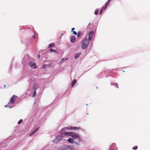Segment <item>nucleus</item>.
I'll return each mask as SVG.
<instances>
[{
    "mask_svg": "<svg viewBox=\"0 0 150 150\" xmlns=\"http://www.w3.org/2000/svg\"><path fill=\"white\" fill-rule=\"evenodd\" d=\"M89 44V42L87 38L84 39L82 41L81 43V46L83 49H85L88 46Z\"/></svg>",
    "mask_w": 150,
    "mask_h": 150,
    "instance_id": "1",
    "label": "nucleus"
},
{
    "mask_svg": "<svg viewBox=\"0 0 150 150\" xmlns=\"http://www.w3.org/2000/svg\"><path fill=\"white\" fill-rule=\"evenodd\" d=\"M17 98V96L14 95H13V96L11 98L9 102H8V104H13L14 103Z\"/></svg>",
    "mask_w": 150,
    "mask_h": 150,
    "instance_id": "2",
    "label": "nucleus"
},
{
    "mask_svg": "<svg viewBox=\"0 0 150 150\" xmlns=\"http://www.w3.org/2000/svg\"><path fill=\"white\" fill-rule=\"evenodd\" d=\"M74 139H77L79 141H81V138L80 136L74 132H72V134L71 136Z\"/></svg>",
    "mask_w": 150,
    "mask_h": 150,
    "instance_id": "3",
    "label": "nucleus"
},
{
    "mask_svg": "<svg viewBox=\"0 0 150 150\" xmlns=\"http://www.w3.org/2000/svg\"><path fill=\"white\" fill-rule=\"evenodd\" d=\"M29 65L32 69H35L37 68L36 63L32 61L30 62Z\"/></svg>",
    "mask_w": 150,
    "mask_h": 150,
    "instance_id": "4",
    "label": "nucleus"
},
{
    "mask_svg": "<svg viewBox=\"0 0 150 150\" xmlns=\"http://www.w3.org/2000/svg\"><path fill=\"white\" fill-rule=\"evenodd\" d=\"M110 149L109 150H117V148L115 144L113 143L110 146Z\"/></svg>",
    "mask_w": 150,
    "mask_h": 150,
    "instance_id": "5",
    "label": "nucleus"
},
{
    "mask_svg": "<svg viewBox=\"0 0 150 150\" xmlns=\"http://www.w3.org/2000/svg\"><path fill=\"white\" fill-rule=\"evenodd\" d=\"M67 129L71 130V129H80L79 127H75L69 126L67 127Z\"/></svg>",
    "mask_w": 150,
    "mask_h": 150,
    "instance_id": "6",
    "label": "nucleus"
},
{
    "mask_svg": "<svg viewBox=\"0 0 150 150\" xmlns=\"http://www.w3.org/2000/svg\"><path fill=\"white\" fill-rule=\"evenodd\" d=\"M93 34V32L92 31L88 33V40L90 41L92 40Z\"/></svg>",
    "mask_w": 150,
    "mask_h": 150,
    "instance_id": "7",
    "label": "nucleus"
},
{
    "mask_svg": "<svg viewBox=\"0 0 150 150\" xmlns=\"http://www.w3.org/2000/svg\"><path fill=\"white\" fill-rule=\"evenodd\" d=\"M68 141L71 144H73L74 142V140L72 138H69L68 140Z\"/></svg>",
    "mask_w": 150,
    "mask_h": 150,
    "instance_id": "8",
    "label": "nucleus"
},
{
    "mask_svg": "<svg viewBox=\"0 0 150 150\" xmlns=\"http://www.w3.org/2000/svg\"><path fill=\"white\" fill-rule=\"evenodd\" d=\"M39 129V128H37L36 129H35L34 131H33L31 134H30V136L31 135H33V134H34V133H35Z\"/></svg>",
    "mask_w": 150,
    "mask_h": 150,
    "instance_id": "9",
    "label": "nucleus"
},
{
    "mask_svg": "<svg viewBox=\"0 0 150 150\" xmlns=\"http://www.w3.org/2000/svg\"><path fill=\"white\" fill-rule=\"evenodd\" d=\"M55 46V44L54 43H51L48 46V48H50L53 47H54Z\"/></svg>",
    "mask_w": 150,
    "mask_h": 150,
    "instance_id": "10",
    "label": "nucleus"
},
{
    "mask_svg": "<svg viewBox=\"0 0 150 150\" xmlns=\"http://www.w3.org/2000/svg\"><path fill=\"white\" fill-rule=\"evenodd\" d=\"M77 80L76 79H74V80L72 82V83L71 84V87H73L74 84L76 83V82Z\"/></svg>",
    "mask_w": 150,
    "mask_h": 150,
    "instance_id": "11",
    "label": "nucleus"
},
{
    "mask_svg": "<svg viewBox=\"0 0 150 150\" xmlns=\"http://www.w3.org/2000/svg\"><path fill=\"white\" fill-rule=\"evenodd\" d=\"M109 5V4H107V3L106 2L105 4V6L102 8V10H103V11L105 10L107 6Z\"/></svg>",
    "mask_w": 150,
    "mask_h": 150,
    "instance_id": "12",
    "label": "nucleus"
},
{
    "mask_svg": "<svg viewBox=\"0 0 150 150\" xmlns=\"http://www.w3.org/2000/svg\"><path fill=\"white\" fill-rule=\"evenodd\" d=\"M76 38L75 37H72L71 38V40L72 42H74L75 41Z\"/></svg>",
    "mask_w": 150,
    "mask_h": 150,
    "instance_id": "13",
    "label": "nucleus"
},
{
    "mask_svg": "<svg viewBox=\"0 0 150 150\" xmlns=\"http://www.w3.org/2000/svg\"><path fill=\"white\" fill-rule=\"evenodd\" d=\"M80 53H76L75 54L74 58L75 59H76L80 55Z\"/></svg>",
    "mask_w": 150,
    "mask_h": 150,
    "instance_id": "14",
    "label": "nucleus"
},
{
    "mask_svg": "<svg viewBox=\"0 0 150 150\" xmlns=\"http://www.w3.org/2000/svg\"><path fill=\"white\" fill-rule=\"evenodd\" d=\"M65 135H68L70 136H71V135L72 134V132H65L64 133Z\"/></svg>",
    "mask_w": 150,
    "mask_h": 150,
    "instance_id": "15",
    "label": "nucleus"
},
{
    "mask_svg": "<svg viewBox=\"0 0 150 150\" xmlns=\"http://www.w3.org/2000/svg\"><path fill=\"white\" fill-rule=\"evenodd\" d=\"M67 147L70 150H73L74 149V148L72 146H67Z\"/></svg>",
    "mask_w": 150,
    "mask_h": 150,
    "instance_id": "16",
    "label": "nucleus"
},
{
    "mask_svg": "<svg viewBox=\"0 0 150 150\" xmlns=\"http://www.w3.org/2000/svg\"><path fill=\"white\" fill-rule=\"evenodd\" d=\"M36 89V88H35V91L34 92L32 96L33 97H34L36 96V92L35 90V89Z\"/></svg>",
    "mask_w": 150,
    "mask_h": 150,
    "instance_id": "17",
    "label": "nucleus"
},
{
    "mask_svg": "<svg viewBox=\"0 0 150 150\" xmlns=\"http://www.w3.org/2000/svg\"><path fill=\"white\" fill-rule=\"evenodd\" d=\"M60 150H67V149L66 147H63L61 148Z\"/></svg>",
    "mask_w": 150,
    "mask_h": 150,
    "instance_id": "18",
    "label": "nucleus"
},
{
    "mask_svg": "<svg viewBox=\"0 0 150 150\" xmlns=\"http://www.w3.org/2000/svg\"><path fill=\"white\" fill-rule=\"evenodd\" d=\"M99 10L98 9H97L95 12V15H97L98 14V11Z\"/></svg>",
    "mask_w": 150,
    "mask_h": 150,
    "instance_id": "19",
    "label": "nucleus"
},
{
    "mask_svg": "<svg viewBox=\"0 0 150 150\" xmlns=\"http://www.w3.org/2000/svg\"><path fill=\"white\" fill-rule=\"evenodd\" d=\"M23 122V120L22 119L20 120L18 122V124H20Z\"/></svg>",
    "mask_w": 150,
    "mask_h": 150,
    "instance_id": "20",
    "label": "nucleus"
},
{
    "mask_svg": "<svg viewBox=\"0 0 150 150\" xmlns=\"http://www.w3.org/2000/svg\"><path fill=\"white\" fill-rule=\"evenodd\" d=\"M81 34V33L80 32H79L78 33V34H77V36H78V38H79V36Z\"/></svg>",
    "mask_w": 150,
    "mask_h": 150,
    "instance_id": "21",
    "label": "nucleus"
},
{
    "mask_svg": "<svg viewBox=\"0 0 150 150\" xmlns=\"http://www.w3.org/2000/svg\"><path fill=\"white\" fill-rule=\"evenodd\" d=\"M103 11V10H102V9H101L99 12V15H101V14Z\"/></svg>",
    "mask_w": 150,
    "mask_h": 150,
    "instance_id": "22",
    "label": "nucleus"
},
{
    "mask_svg": "<svg viewBox=\"0 0 150 150\" xmlns=\"http://www.w3.org/2000/svg\"><path fill=\"white\" fill-rule=\"evenodd\" d=\"M137 148H138V146H136L133 147L132 149H133L136 150V149H137Z\"/></svg>",
    "mask_w": 150,
    "mask_h": 150,
    "instance_id": "23",
    "label": "nucleus"
},
{
    "mask_svg": "<svg viewBox=\"0 0 150 150\" xmlns=\"http://www.w3.org/2000/svg\"><path fill=\"white\" fill-rule=\"evenodd\" d=\"M50 50L51 52H56V51L55 50H54L52 49H50Z\"/></svg>",
    "mask_w": 150,
    "mask_h": 150,
    "instance_id": "24",
    "label": "nucleus"
},
{
    "mask_svg": "<svg viewBox=\"0 0 150 150\" xmlns=\"http://www.w3.org/2000/svg\"><path fill=\"white\" fill-rule=\"evenodd\" d=\"M73 32V34H74V35H76L77 34V33L76 31H74Z\"/></svg>",
    "mask_w": 150,
    "mask_h": 150,
    "instance_id": "25",
    "label": "nucleus"
},
{
    "mask_svg": "<svg viewBox=\"0 0 150 150\" xmlns=\"http://www.w3.org/2000/svg\"><path fill=\"white\" fill-rule=\"evenodd\" d=\"M112 0H108L107 2V4H109V2L111 1Z\"/></svg>",
    "mask_w": 150,
    "mask_h": 150,
    "instance_id": "26",
    "label": "nucleus"
},
{
    "mask_svg": "<svg viewBox=\"0 0 150 150\" xmlns=\"http://www.w3.org/2000/svg\"><path fill=\"white\" fill-rule=\"evenodd\" d=\"M35 33H34V35H35ZM33 38H36V37H35V35H33Z\"/></svg>",
    "mask_w": 150,
    "mask_h": 150,
    "instance_id": "27",
    "label": "nucleus"
},
{
    "mask_svg": "<svg viewBox=\"0 0 150 150\" xmlns=\"http://www.w3.org/2000/svg\"><path fill=\"white\" fill-rule=\"evenodd\" d=\"M75 28H72V32L74 31V30Z\"/></svg>",
    "mask_w": 150,
    "mask_h": 150,
    "instance_id": "28",
    "label": "nucleus"
},
{
    "mask_svg": "<svg viewBox=\"0 0 150 150\" xmlns=\"http://www.w3.org/2000/svg\"><path fill=\"white\" fill-rule=\"evenodd\" d=\"M64 58H63L62 59H61V61H62L64 60ZM62 62H61L60 63H61Z\"/></svg>",
    "mask_w": 150,
    "mask_h": 150,
    "instance_id": "29",
    "label": "nucleus"
},
{
    "mask_svg": "<svg viewBox=\"0 0 150 150\" xmlns=\"http://www.w3.org/2000/svg\"><path fill=\"white\" fill-rule=\"evenodd\" d=\"M74 143L78 145L79 144L78 143H76V142H74Z\"/></svg>",
    "mask_w": 150,
    "mask_h": 150,
    "instance_id": "30",
    "label": "nucleus"
},
{
    "mask_svg": "<svg viewBox=\"0 0 150 150\" xmlns=\"http://www.w3.org/2000/svg\"><path fill=\"white\" fill-rule=\"evenodd\" d=\"M60 139H62V137H60Z\"/></svg>",
    "mask_w": 150,
    "mask_h": 150,
    "instance_id": "31",
    "label": "nucleus"
},
{
    "mask_svg": "<svg viewBox=\"0 0 150 150\" xmlns=\"http://www.w3.org/2000/svg\"><path fill=\"white\" fill-rule=\"evenodd\" d=\"M45 65H44V66H43V68H45Z\"/></svg>",
    "mask_w": 150,
    "mask_h": 150,
    "instance_id": "32",
    "label": "nucleus"
},
{
    "mask_svg": "<svg viewBox=\"0 0 150 150\" xmlns=\"http://www.w3.org/2000/svg\"><path fill=\"white\" fill-rule=\"evenodd\" d=\"M68 59V58H66L65 59H66V60H67Z\"/></svg>",
    "mask_w": 150,
    "mask_h": 150,
    "instance_id": "33",
    "label": "nucleus"
},
{
    "mask_svg": "<svg viewBox=\"0 0 150 150\" xmlns=\"http://www.w3.org/2000/svg\"><path fill=\"white\" fill-rule=\"evenodd\" d=\"M5 86H6V85H5L4 86V87H5Z\"/></svg>",
    "mask_w": 150,
    "mask_h": 150,
    "instance_id": "34",
    "label": "nucleus"
},
{
    "mask_svg": "<svg viewBox=\"0 0 150 150\" xmlns=\"http://www.w3.org/2000/svg\"><path fill=\"white\" fill-rule=\"evenodd\" d=\"M86 105H87V104H86Z\"/></svg>",
    "mask_w": 150,
    "mask_h": 150,
    "instance_id": "35",
    "label": "nucleus"
},
{
    "mask_svg": "<svg viewBox=\"0 0 150 150\" xmlns=\"http://www.w3.org/2000/svg\"><path fill=\"white\" fill-rule=\"evenodd\" d=\"M90 23H89V25H90Z\"/></svg>",
    "mask_w": 150,
    "mask_h": 150,
    "instance_id": "36",
    "label": "nucleus"
},
{
    "mask_svg": "<svg viewBox=\"0 0 150 150\" xmlns=\"http://www.w3.org/2000/svg\"><path fill=\"white\" fill-rule=\"evenodd\" d=\"M61 35H63V34H61Z\"/></svg>",
    "mask_w": 150,
    "mask_h": 150,
    "instance_id": "37",
    "label": "nucleus"
}]
</instances>
